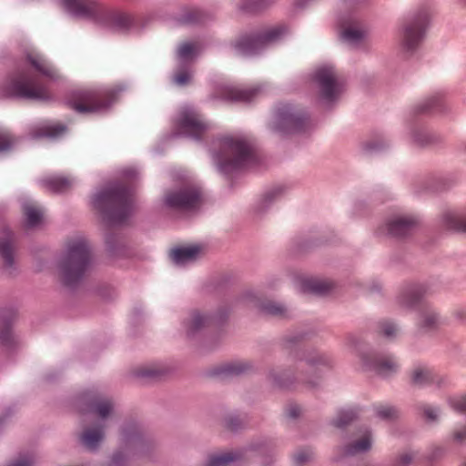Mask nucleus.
I'll use <instances>...</instances> for the list:
<instances>
[{
	"instance_id": "obj_1",
	"label": "nucleus",
	"mask_w": 466,
	"mask_h": 466,
	"mask_svg": "<svg viewBox=\"0 0 466 466\" xmlns=\"http://www.w3.org/2000/svg\"><path fill=\"white\" fill-rule=\"evenodd\" d=\"M94 208L110 224H123L134 210L133 190L126 183L107 186L93 198Z\"/></svg>"
},
{
	"instance_id": "obj_2",
	"label": "nucleus",
	"mask_w": 466,
	"mask_h": 466,
	"mask_svg": "<svg viewBox=\"0 0 466 466\" xmlns=\"http://www.w3.org/2000/svg\"><path fill=\"white\" fill-rule=\"evenodd\" d=\"M215 160L220 171L229 173L257 162L252 144L244 137H227L219 144Z\"/></svg>"
},
{
	"instance_id": "obj_3",
	"label": "nucleus",
	"mask_w": 466,
	"mask_h": 466,
	"mask_svg": "<svg viewBox=\"0 0 466 466\" xmlns=\"http://www.w3.org/2000/svg\"><path fill=\"white\" fill-rule=\"evenodd\" d=\"M63 2L72 13L95 18L116 30H127L132 23L127 14L108 9L96 0H63Z\"/></svg>"
},
{
	"instance_id": "obj_4",
	"label": "nucleus",
	"mask_w": 466,
	"mask_h": 466,
	"mask_svg": "<svg viewBox=\"0 0 466 466\" xmlns=\"http://www.w3.org/2000/svg\"><path fill=\"white\" fill-rule=\"evenodd\" d=\"M90 261V249L84 238H76L68 243L67 254L61 262L60 269L63 281L72 286L80 280L87 269Z\"/></svg>"
},
{
	"instance_id": "obj_5",
	"label": "nucleus",
	"mask_w": 466,
	"mask_h": 466,
	"mask_svg": "<svg viewBox=\"0 0 466 466\" xmlns=\"http://www.w3.org/2000/svg\"><path fill=\"white\" fill-rule=\"evenodd\" d=\"M5 87L8 95L18 97L35 100H47L51 97L47 86L25 68L14 72Z\"/></svg>"
},
{
	"instance_id": "obj_6",
	"label": "nucleus",
	"mask_w": 466,
	"mask_h": 466,
	"mask_svg": "<svg viewBox=\"0 0 466 466\" xmlns=\"http://www.w3.org/2000/svg\"><path fill=\"white\" fill-rule=\"evenodd\" d=\"M426 289L421 285L409 287L399 297L400 305L418 309L420 311L419 326L426 331L439 327L441 319L438 313L425 301Z\"/></svg>"
},
{
	"instance_id": "obj_7",
	"label": "nucleus",
	"mask_w": 466,
	"mask_h": 466,
	"mask_svg": "<svg viewBox=\"0 0 466 466\" xmlns=\"http://www.w3.org/2000/svg\"><path fill=\"white\" fill-rule=\"evenodd\" d=\"M115 95V91L108 87L86 88L75 92L67 104L77 113H95L108 107Z\"/></svg>"
},
{
	"instance_id": "obj_8",
	"label": "nucleus",
	"mask_w": 466,
	"mask_h": 466,
	"mask_svg": "<svg viewBox=\"0 0 466 466\" xmlns=\"http://www.w3.org/2000/svg\"><path fill=\"white\" fill-rule=\"evenodd\" d=\"M429 22L427 10L420 11L403 25L401 44L408 52L415 50L421 42Z\"/></svg>"
},
{
	"instance_id": "obj_9",
	"label": "nucleus",
	"mask_w": 466,
	"mask_h": 466,
	"mask_svg": "<svg viewBox=\"0 0 466 466\" xmlns=\"http://www.w3.org/2000/svg\"><path fill=\"white\" fill-rule=\"evenodd\" d=\"M316 81L319 84L321 96L332 102L337 99L342 91L343 78L331 66L319 67L315 74Z\"/></svg>"
},
{
	"instance_id": "obj_10",
	"label": "nucleus",
	"mask_w": 466,
	"mask_h": 466,
	"mask_svg": "<svg viewBox=\"0 0 466 466\" xmlns=\"http://www.w3.org/2000/svg\"><path fill=\"white\" fill-rule=\"evenodd\" d=\"M309 119L304 113L284 106L276 114L275 129L285 133H299L307 129Z\"/></svg>"
},
{
	"instance_id": "obj_11",
	"label": "nucleus",
	"mask_w": 466,
	"mask_h": 466,
	"mask_svg": "<svg viewBox=\"0 0 466 466\" xmlns=\"http://www.w3.org/2000/svg\"><path fill=\"white\" fill-rule=\"evenodd\" d=\"M283 32V26L268 28L257 35L243 36L236 43L235 47L240 54L252 55L257 53L266 44L277 40Z\"/></svg>"
},
{
	"instance_id": "obj_12",
	"label": "nucleus",
	"mask_w": 466,
	"mask_h": 466,
	"mask_svg": "<svg viewBox=\"0 0 466 466\" xmlns=\"http://www.w3.org/2000/svg\"><path fill=\"white\" fill-rule=\"evenodd\" d=\"M86 420L91 424L85 428L80 439L82 443L88 449H95L104 438L103 426L98 420L105 419L111 410H85Z\"/></svg>"
},
{
	"instance_id": "obj_13",
	"label": "nucleus",
	"mask_w": 466,
	"mask_h": 466,
	"mask_svg": "<svg viewBox=\"0 0 466 466\" xmlns=\"http://www.w3.org/2000/svg\"><path fill=\"white\" fill-rule=\"evenodd\" d=\"M202 202V192L196 187H185L166 195L167 205L180 210H195L201 206Z\"/></svg>"
},
{
	"instance_id": "obj_14",
	"label": "nucleus",
	"mask_w": 466,
	"mask_h": 466,
	"mask_svg": "<svg viewBox=\"0 0 466 466\" xmlns=\"http://www.w3.org/2000/svg\"><path fill=\"white\" fill-rule=\"evenodd\" d=\"M176 127L178 133L198 139L205 133L208 126L198 113L186 107L180 110L176 120Z\"/></svg>"
},
{
	"instance_id": "obj_15",
	"label": "nucleus",
	"mask_w": 466,
	"mask_h": 466,
	"mask_svg": "<svg viewBox=\"0 0 466 466\" xmlns=\"http://www.w3.org/2000/svg\"><path fill=\"white\" fill-rule=\"evenodd\" d=\"M410 381L413 386L417 387L435 385L438 388L444 387L449 382L446 376L424 366L416 367L410 371Z\"/></svg>"
},
{
	"instance_id": "obj_16",
	"label": "nucleus",
	"mask_w": 466,
	"mask_h": 466,
	"mask_svg": "<svg viewBox=\"0 0 466 466\" xmlns=\"http://www.w3.org/2000/svg\"><path fill=\"white\" fill-rule=\"evenodd\" d=\"M361 360L365 369L380 375H389L395 372L399 367L398 362L390 356L363 355Z\"/></svg>"
},
{
	"instance_id": "obj_17",
	"label": "nucleus",
	"mask_w": 466,
	"mask_h": 466,
	"mask_svg": "<svg viewBox=\"0 0 466 466\" xmlns=\"http://www.w3.org/2000/svg\"><path fill=\"white\" fill-rule=\"evenodd\" d=\"M416 224L414 218L400 216L390 219L382 230L389 236L401 238L410 234Z\"/></svg>"
},
{
	"instance_id": "obj_18",
	"label": "nucleus",
	"mask_w": 466,
	"mask_h": 466,
	"mask_svg": "<svg viewBox=\"0 0 466 466\" xmlns=\"http://www.w3.org/2000/svg\"><path fill=\"white\" fill-rule=\"evenodd\" d=\"M66 131V126L60 123L44 121L32 127L30 134L35 138L56 137Z\"/></svg>"
},
{
	"instance_id": "obj_19",
	"label": "nucleus",
	"mask_w": 466,
	"mask_h": 466,
	"mask_svg": "<svg viewBox=\"0 0 466 466\" xmlns=\"http://www.w3.org/2000/svg\"><path fill=\"white\" fill-rule=\"evenodd\" d=\"M0 257L5 267L14 264V234L6 228L0 231Z\"/></svg>"
},
{
	"instance_id": "obj_20",
	"label": "nucleus",
	"mask_w": 466,
	"mask_h": 466,
	"mask_svg": "<svg viewBox=\"0 0 466 466\" xmlns=\"http://www.w3.org/2000/svg\"><path fill=\"white\" fill-rule=\"evenodd\" d=\"M258 92V88H241L228 86L223 88L222 96L229 101L247 102L250 101Z\"/></svg>"
},
{
	"instance_id": "obj_21",
	"label": "nucleus",
	"mask_w": 466,
	"mask_h": 466,
	"mask_svg": "<svg viewBox=\"0 0 466 466\" xmlns=\"http://www.w3.org/2000/svg\"><path fill=\"white\" fill-rule=\"evenodd\" d=\"M41 185L48 191L63 193L72 187V180L58 175H48L41 179Z\"/></svg>"
},
{
	"instance_id": "obj_22",
	"label": "nucleus",
	"mask_w": 466,
	"mask_h": 466,
	"mask_svg": "<svg viewBox=\"0 0 466 466\" xmlns=\"http://www.w3.org/2000/svg\"><path fill=\"white\" fill-rule=\"evenodd\" d=\"M26 60L40 75L50 79H55L57 76L56 70L39 54L29 53Z\"/></svg>"
},
{
	"instance_id": "obj_23",
	"label": "nucleus",
	"mask_w": 466,
	"mask_h": 466,
	"mask_svg": "<svg viewBox=\"0 0 466 466\" xmlns=\"http://www.w3.org/2000/svg\"><path fill=\"white\" fill-rule=\"evenodd\" d=\"M201 247L198 245L177 248L171 250L170 258L176 264L181 265L194 261L201 253Z\"/></svg>"
},
{
	"instance_id": "obj_24",
	"label": "nucleus",
	"mask_w": 466,
	"mask_h": 466,
	"mask_svg": "<svg viewBox=\"0 0 466 466\" xmlns=\"http://www.w3.org/2000/svg\"><path fill=\"white\" fill-rule=\"evenodd\" d=\"M442 225L448 229L466 233V213L446 211L442 215Z\"/></svg>"
},
{
	"instance_id": "obj_25",
	"label": "nucleus",
	"mask_w": 466,
	"mask_h": 466,
	"mask_svg": "<svg viewBox=\"0 0 466 466\" xmlns=\"http://www.w3.org/2000/svg\"><path fill=\"white\" fill-rule=\"evenodd\" d=\"M370 432L368 430H364L358 440L346 446L345 453L347 455H356L370 450Z\"/></svg>"
},
{
	"instance_id": "obj_26",
	"label": "nucleus",
	"mask_w": 466,
	"mask_h": 466,
	"mask_svg": "<svg viewBox=\"0 0 466 466\" xmlns=\"http://www.w3.org/2000/svg\"><path fill=\"white\" fill-rule=\"evenodd\" d=\"M23 212L27 227L33 228L39 225L44 218V212L40 207L32 202H26L23 206Z\"/></svg>"
},
{
	"instance_id": "obj_27",
	"label": "nucleus",
	"mask_w": 466,
	"mask_h": 466,
	"mask_svg": "<svg viewBox=\"0 0 466 466\" xmlns=\"http://www.w3.org/2000/svg\"><path fill=\"white\" fill-rule=\"evenodd\" d=\"M239 451H230L212 454L207 466H229L231 462L238 461L241 458Z\"/></svg>"
},
{
	"instance_id": "obj_28",
	"label": "nucleus",
	"mask_w": 466,
	"mask_h": 466,
	"mask_svg": "<svg viewBox=\"0 0 466 466\" xmlns=\"http://www.w3.org/2000/svg\"><path fill=\"white\" fill-rule=\"evenodd\" d=\"M212 322L213 319L211 317L198 311L192 312L186 324L187 333L193 334L200 329L208 326Z\"/></svg>"
},
{
	"instance_id": "obj_29",
	"label": "nucleus",
	"mask_w": 466,
	"mask_h": 466,
	"mask_svg": "<svg viewBox=\"0 0 466 466\" xmlns=\"http://www.w3.org/2000/svg\"><path fill=\"white\" fill-rule=\"evenodd\" d=\"M330 282L320 280L318 279H306L302 282V289L304 291H309L316 294H324L331 289Z\"/></svg>"
},
{
	"instance_id": "obj_30",
	"label": "nucleus",
	"mask_w": 466,
	"mask_h": 466,
	"mask_svg": "<svg viewBox=\"0 0 466 466\" xmlns=\"http://www.w3.org/2000/svg\"><path fill=\"white\" fill-rule=\"evenodd\" d=\"M341 35L348 43L357 44L364 37L365 31L359 24L354 23L345 26L342 30Z\"/></svg>"
},
{
	"instance_id": "obj_31",
	"label": "nucleus",
	"mask_w": 466,
	"mask_h": 466,
	"mask_svg": "<svg viewBox=\"0 0 466 466\" xmlns=\"http://www.w3.org/2000/svg\"><path fill=\"white\" fill-rule=\"evenodd\" d=\"M307 361L314 371H323L324 370L329 369L331 366L329 359L324 355L318 354L317 356L309 358Z\"/></svg>"
},
{
	"instance_id": "obj_32",
	"label": "nucleus",
	"mask_w": 466,
	"mask_h": 466,
	"mask_svg": "<svg viewBox=\"0 0 466 466\" xmlns=\"http://www.w3.org/2000/svg\"><path fill=\"white\" fill-rule=\"evenodd\" d=\"M85 400L89 401L87 408H111L112 403L106 399H102L95 393L88 392L84 396Z\"/></svg>"
},
{
	"instance_id": "obj_33",
	"label": "nucleus",
	"mask_w": 466,
	"mask_h": 466,
	"mask_svg": "<svg viewBox=\"0 0 466 466\" xmlns=\"http://www.w3.org/2000/svg\"><path fill=\"white\" fill-rule=\"evenodd\" d=\"M198 50V45L196 43H183L177 49L178 56L187 60L192 58Z\"/></svg>"
},
{
	"instance_id": "obj_34",
	"label": "nucleus",
	"mask_w": 466,
	"mask_h": 466,
	"mask_svg": "<svg viewBox=\"0 0 466 466\" xmlns=\"http://www.w3.org/2000/svg\"><path fill=\"white\" fill-rule=\"evenodd\" d=\"M313 451L310 449L305 448L299 450L293 455L294 463L297 466H302L313 458Z\"/></svg>"
},
{
	"instance_id": "obj_35",
	"label": "nucleus",
	"mask_w": 466,
	"mask_h": 466,
	"mask_svg": "<svg viewBox=\"0 0 466 466\" xmlns=\"http://www.w3.org/2000/svg\"><path fill=\"white\" fill-rule=\"evenodd\" d=\"M263 309L269 315L284 317L286 314V309L281 304L268 301L263 305Z\"/></svg>"
},
{
	"instance_id": "obj_36",
	"label": "nucleus",
	"mask_w": 466,
	"mask_h": 466,
	"mask_svg": "<svg viewBox=\"0 0 466 466\" xmlns=\"http://www.w3.org/2000/svg\"><path fill=\"white\" fill-rule=\"evenodd\" d=\"M268 0H244L241 8L246 12H257L268 5Z\"/></svg>"
},
{
	"instance_id": "obj_37",
	"label": "nucleus",
	"mask_w": 466,
	"mask_h": 466,
	"mask_svg": "<svg viewBox=\"0 0 466 466\" xmlns=\"http://www.w3.org/2000/svg\"><path fill=\"white\" fill-rule=\"evenodd\" d=\"M15 144V138L6 130H0V153L7 151Z\"/></svg>"
},
{
	"instance_id": "obj_38",
	"label": "nucleus",
	"mask_w": 466,
	"mask_h": 466,
	"mask_svg": "<svg viewBox=\"0 0 466 466\" xmlns=\"http://www.w3.org/2000/svg\"><path fill=\"white\" fill-rule=\"evenodd\" d=\"M379 329L380 332H381L387 338H392L398 332L397 327L394 324L388 321L380 322Z\"/></svg>"
},
{
	"instance_id": "obj_39",
	"label": "nucleus",
	"mask_w": 466,
	"mask_h": 466,
	"mask_svg": "<svg viewBox=\"0 0 466 466\" xmlns=\"http://www.w3.org/2000/svg\"><path fill=\"white\" fill-rule=\"evenodd\" d=\"M415 454L410 451H405L396 459L394 466H409L414 460Z\"/></svg>"
},
{
	"instance_id": "obj_40",
	"label": "nucleus",
	"mask_w": 466,
	"mask_h": 466,
	"mask_svg": "<svg viewBox=\"0 0 466 466\" xmlns=\"http://www.w3.org/2000/svg\"><path fill=\"white\" fill-rule=\"evenodd\" d=\"M353 420V413L352 411L342 412L339 419L335 420L334 424L338 428H343L350 424Z\"/></svg>"
},
{
	"instance_id": "obj_41",
	"label": "nucleus",
	"mask_w": 466,
	"mask_h": 466,
	"mask_svg": "<svg viewBox=\"0 0 466 466\" xmlns=\"http://www.w3.org/2000/svg\"><path fill=\"white\" fill-rule=\"evenodd\" d=\"M244 370L245 367L240 363L227 364L226 366L223 367V372L230 375L240 374Z\"/></svg>"
},
{
	"instance_id": "obj_42",
	"label": "nucleus",
	"mask_w": 466,
	"mask_h": 466,
	"mask_svg": "<svg viewBox=\"0 0 466 466\" xmlns=\"http://www.w3.org/2000/svg\"><path fill=\"white\" fill-rule=\"evenodd\" d=\"M451 441L457 445H463L466 443V427L455 431L451 434Z\"/></svg>"
},
{
	"instance_id": "obj_43",
	"label": "nucleus",
	"mask_w": 466,
	"mask_h": 466,
	"mask_svg": "<svg viewBox=\"0 0 466 466\" xmlns=\"http://www.w3.org/2000/svg\"><path fill=\"white\" fill-rule=\"evenodd\" d=\"M12 333L10 329V324L8 322L3 323L2 330L0 331V340L4 344H8L11 342Z\"/></svg>"
},
{
	"instance_id": "obj_44",
	"label": "nucleus",
	"mask_w": 466,
	"mask_h": 466,
	"mask_svg": "<svg viewBox=\"0 0 466 466\" xmlns=\"http://www.w3.org/2000/svg\"><path fill=\"white\" fill-rule=\"evenodd\" d=\"M159 374L158 370L152 367H141L137 370L138 377H157Z\"/></svg>"
},
{
	"instance_id": "obj_45",
	"label": "nucleus",
	"mask_w": 466,
	"mask_h": 466,
	"mask_svg": "<svg viewBox=\"0 0 466 466\" xmlns=\"http://www.w3.org/2000/svg\"><path fill=\"white\" fill-rule=\"evenodd\" d=\"M191 79V75L186 70H180L175 75V82L177 85H186Z\"/></svg>"
},
{
	"instance_id": "obj_46",
	"label": "nucleus",
	"mask_w": 466,
	"mask_h": 466,
	"mask_svg": "<svg viewBox=\"0 0 466 466\" xmlns=\"http://www.w3.org/2000/svg\"><path fill=\"white\" fill-rule=\"evenodd\" d=\"M451 405L453 408H466V393L451 397Z\"/></svg>"
},
{
	"instance_id": "obj_47",
	"label": "nucleus",
	"mask_w": 466,
	"mask_h": 466,
	"mask_svg": "<svg viewBox=\"0 0 466 466\" xmlns=\"http://www.w3.org/2000/svg\"><path fill=\"white\" fill-rule=\"evenodd\" d=\"M440 103H441V98L439 96H432L425 102L424 106L420 108V111L424 112V111L433 109V108L439 106Z\"/></svg>"
},
{
	"instance_id": "obj_48",
	"label": "nucleus",
	"mask_w": 466,
	"mask_h": 466,
	"mask_svg": "<svg viewBox=\"0 0 466 466\" xmlns=\"http://www.w3.org/2000/svg\"><path fill=\"white\" fill-rule=\"evenodd\" d=\"M34 462L35 461L32 456H22L8 466H32Z\"/></svg>"
},
{
	"instance_id": "obj_49",
	"label": "nucleus",
	"mask_w": 466,
	"mask_h": 466,
	"mask_svg": "<svg viewBox=\"0 0 466 466\" xmlns=\"http://www.w3.org/2000/svg\"><path fill=\"white\" fill-rule=\"evenodd\" d=\"M200 21V14L196 10H191L187 12L186 17L182 18V23H197Z\"/></svg>"
},
{
	"instance_id": "obj_50",
	"label": "nucleus",
	"mask_w": 466,
	"mask_h": 466,
	"mask_svg": "<svg viewBox=\"0 0 466 466\" xmlns=\"http://www.w3.org/2000/svg\"><path fill=\"white\" fill-rule=\"evenodd\" d=\"M438 410H425L424 416L428 421H435L438 418Z\"/></svg>"
},
{
	"instance_id": "obj_51",
	"label": "nucleus",
	"mask_w": 466,
	"mask_h": 466,
	"mask_svg": "<svg viewBox=\"0 0 466 466\" xmlns=\"http://www.w3.org/2000/svg\"><path fill=\"white\" fill-rule=\"evenodd\" d=\"M300 410H289L287 417L289 419H295L299 416Z\"/></svg>"
},
{
	"instance_id": "obj_52",
	"label": "nucleus",
	"mask_w": 466,
	"mask_h": 466,
	"mask_svg": "<svg viewBox=\"0 0 466 466\" xmlns=\"http://www.w3.org/2000/svg\"><path fill=\"white\" fill-rule=\"evenodd\" d=\"M112 465L113 466H120L121 465L120 459L118 458L117 455L114 456V458L112 460Z\"/></svg>"
},
{
	"instance_id": "obj_53",
	"label": "nucleus",
	"mask_w": 466,
	"mask_h": 466,
	"mask_svg": "<svg viewBox=\"0 0 466 466\" xmlns=\"http://www.w3.org/2000/svg\"><path fill=\"white\" fill-rule=\"evenodd\" d=\"M390 410H381V411L380 412V416L381 418H388V417L390 416V414H389V413H390Z\"/></svg>"
},
{
	"instance_id": "obj_54",
	"label": "nucleus",
	"mask_w": 466,
	"mask_h": 466,
	"mask_svg": "<svg viewBox=\"0 0 466 466\" xmlns=\"http://www.w3.org/2000/svg\"><path fill=\"white\" fill-rule=\"evenodd\" d=\"M273 193L272 192H268L267 195H266V199H271L273 197H272Z\"/></svg>"
},
{
	"instance_id": "obj_55",
	"label": "nucleus",
	"mask_w": 466,
	"mask_h": 466,
	"mask_svg": "<svg viewBox=\"0 0 466 466\" xmlns=\"http://www.w3.org/2000/svg\"><path fill=\"white\" fill-rule=\"evenodd\" d=\"M307 383H309V386H311V387H314L315 385H317V383L315 381H311V380H309Z\"/></svg>"
},
{
	"instance_id": "obj_56",
	"label": "nucleus",
	"mask_w": 466,
	"mask_h": 466,
	"mask_svg": "<svg viewBox=\"0 0 466 466\" xmlns=\"http://www.w3.org/2000/svg\"><path fill=\"white\" fill-rule=\"evenodd\" d=\"M464 466H466V462H465Z\"/></svg>"
}]
</instances>
